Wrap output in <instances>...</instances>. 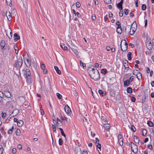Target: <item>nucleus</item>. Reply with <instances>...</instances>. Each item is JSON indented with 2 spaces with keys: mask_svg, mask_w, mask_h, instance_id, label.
<instances>
[{
  "mask_svg": "<svg viewBox=\"0 0 154 154\" xmlns=\"http://www.w3.org/2000/svg\"><path fill=\"white\" fill-rule=\"evenodd\" d=\"M121 10H120V11L119 13V16L122 17L123 15V11H121Z\"/></svg>",
  "mask_w": 154,
  "mask_h": 154,
  "instance_id": "09e8293b",
  "label": "nucleus"
},
{
  "mask_svg": "<svg viewBox=\"0 0 154 154\" xmlns=\"http://www.w3.org/2000/svg\"><path fill=\"white\" fill-rule=\"evenodd\" d=\"M97 147L99 149H100L101 147V145L100 143L96 144Z\"/></svg>",
  "mask_w": 154,
  "mask_h": 154,
  "instance_id": "8fccbe9b",
  "label": "nucleus"
},
{
  "mask_svg": "<svg viewBox=\"0 0 154 154\" xmlns=\"http://www.w3.org/2000/svg\"><path fill=\"white\" fill-rule=\"evenodd\" d=\"M99 139L98 138H96V144H98V143H99Z\"/></svg>",
  "mask_w": 154,
  "mask_h": 154,
  "instance_id": "69168bd1",
  "label": "nucleus"
},
{
  "mask_svg": "<svg viewBox=\"0 0 154 154\" xmlns=\"http://www.w3.org/2000/svg\"><path fill=\"white\" fill-rule=\"evenodd\" d=\"M122 29L121 27H117V32L119 34H120L122 32Z\"/></svg>",
  "mask_w": 154,
  "mask_h": 154,
  "instance_id": "4be33fe9",
  "label": "nucleus"
},
{
  "mask_svg": "<svg viewBox=\"0 0 154 154\" xmlns=\"http://www.w3.org/2000/svg\"><path fill=\"white\" fill-rule=\"evenodd\" d=\"M89 75L91 78L94 80H96L100 78L99 73L98 70L94 68L89 72Z\"/></svg>",
  "mask_w": 154,
  "mask_h": 154,
  "instance_id": "f257e3e1",
  "label": "nucleus"
},
{
  "mask_svg": "<svg viewBox=\"0 0 154 154\" xmlns=\"http://www.w3.org/2000/svg\"><path fill=\"white\" fill-rule=\"evenodd\" d=\"M104 2L106 4H109L111 2V0H104Z\"/></svg>",
  "mask_w": 154,
  "mask_h": 154,
  "instance_id": "79ce46f5",
  "label": "nucleus"
},
{
  "mask_svg": "<svg viewBox=\"0 0 154 154\" xmlns=\"http://www.w3.org/2000/svg\"><path fill=\"white\" fill-rule=\"evenodd\" d=\"M131 130L134 132H135V131L136 129L134 126H132L131 127Z\"/></svg>",
  "mask_w": 154,
  "mask_h": 154,
  "instance_id": "6e6d98bb",
  "label": "nucleus"
},
{
  "mask_svg": "<svg viewBox=\"0 0 154 154\" xmlns=\"http://www.w3.org/2000/svg\"><path fill=\"white\" fill-rule=\"evenodd\" d=\"M146 9V6L144 4L142 5V9L143 11L145 10Z\"/></svg>",
  "mask_w": 154,
  "mask_h": 154,
  "instance_id": "37998d69",
  "label": "nucleus"
},
{
  "mask_svg": "<svg viewBox=\"0 0 154 154\" xmlns=\"http://www.w3.org/2000/svg\"><path fill=\"white\" fill-rule=\"evenodd\" d=\"M18 148L20 149H22V147L21 145L19 144L17 146Z\"/></svg>",
  "mask_w": 154,
  "mask_h": 154,
  "instance_id": "774afa93",
  "label": "nucleus"
},
{
  "mask_svg": "<svg viewBox=\"0 0 154 154\" xmlns=\"http://www.w3.org/2000/svg\"><path fill=\"white\" fill-rule=\"evenodd\" d=\"M80 65L81 67H82L83 68H84V67L85 66V64L83 63V62L80 61Z\"/></svg>",
  "mask_w": 154,
  "mask_h": 154,
  "instance_id": "a19ab883",
  "label": "nucleus"
},
{
  "mask_svg": "<svg viewBox=\"0 0 154 154\" xmlns=\"http://www.w3.org/2000/svg\"><path fill=\"white\" fill-rule=\"evenodd\" d=\"M24 76L26 80L29 79L31 78V72L29 69H26L23 71Z\"/></svg>",
  "mask_w": 154,
  "mask_h": 154,
  "instance_id": "7ed1b4c3",
  "label": "nucleus"
},
{
  "mask_svg": "<svg viewBox=\"0 0 154 154\" xmlns=\"http://www.w3.org/2000/svg\"><path fill=\"white\" fill-rule=\"evenodd\" d=\"M2 144L1 145H2V146H3L4 147L6 146V142L4 140H2Z\"/></svg>",
  "mask_w": 154,
  "mask_h": 154,
  "instance_id": "a18cd8bd",
  "label": "nucleus"
},
{
  "mask_svg": "<svg viewBox=\"0 0 154 154\" xmlns=\"http://www.w3.org/2000/svg\"><path fill=\"white\" fill-rule=\"evenodd\" d=\"M131 149L132 152L136 154L137 153L138 151V147L137 145L134 144V143L131 142Z\"/></svg>",
  "mask_w": 154,
  "mask_h": 154,
  "instance_id": "423d86ee",
  "label": "nucleus"
},
{
  "mask_svg": "<svg viewBox=\"0 0 154 154\" xmlns=\"http://www.w3.org/2000/svg\"><path fill=\"white\" fill-rule=\"evenodd\" d=\"M101 119L102 121V122L103 123H105L106 122L107 120L105 118V117H103V116H101Z\"/></svg>",
  "mask_w": 154,
  "mask_h": 154,
  "instance_id": "e433bc0d",
  "label": "nucleus"
},
{
  "mask_svg": "<svg viewBox=\"0 0 154 154\" xmlns=\"http://www.w3.org/2000/svg\"><path fill=\"white\" fill-rule=\"evenodd\" d=\"M23 122L22 120H20L18 121L17 125L18 126L21 127L23 125Z\"/></svg>",
  "mask_w": 154,
  "mask_h": 154,
  "instance_id": "a211bd4d",
  "label": "nucleus"
},
{
  "mask_svg": "<svg viewBox=\"0 0 154 154\" xmlns=\"http://www.w3.org/2000/svg\"><path fill=\"white\" fill-rule=\"evenodd\" d=\"M24 60V61H26V62H25L26 66L28 67L30 66L31 65L30 59L29 57L28 54L24 55L23 56Z\"/></svg>",
  "mask_w": 154,
  "mask_h": 154,
  "instance_id": "39448f33",
  "label": "nucleus"
},
{
  "mask_svg": "<svg viewBox=\"0 0 154 154\" xmlns=\"http://www.w3.org/2000/svg\"><path fill=\"white\" fill-rule=\"evenodd\" d=\"M75 151L76 152V154H82L81 149L79 147H77L75 149Z\"/></svg>",
  "mask_w": 154,
  "mask_h": 154,
  "instance_id": "4468645a",
  "label": "nucleus"
},
{
  "mask_svg": "<svg viewBox=\"0 0 154 154\" xmlns=\"http://www.w3.org/2000/svg\"><path fill=\"white\" fill-rule=\"evenodd\" d=\"M4 95V92H3L2 91H0V97H2Z\"/></svg>",
  "mask_w": 154,
  "mask_h": 154,
  "instance_id": "4d7b16f0",
  "label": "nucleus"
},
{
  "mask_svg": "<svg viewBox=\"0 0 154 154\" xmlns=\"http://www.w3.org/2000/svg\"><path fill=\"white\" fill-rule=\"evenodd\" d=\"M133 73L134 75L137 76L138 80H140L142 78L141 73H140L137 70H134L133 71Z\"/></svg>",
  "mask_w": 154,
  "mask_h": 154,
  "instance_id": "6e6552de",
  "label": "nucleus"
},
{
  "mask_svg": "<svg viewBox=\"0 0 154 154\" xmlns=\"http://www.w3.org/2000/svg\"><path fill=\"white\" fill-rule=\"evenodd\" d=\"M130 83H131L129 79L127 80L124 82V85L125 86H128L129 85Z\"/></svg>",
  "mask_w": 154,
  "mask_h": 154,
  "instance_id": "6ab92c4d",
  "label": "nucleus"
},
{
  "mask_svg": "<svg viewBox=\"0 0 154 154\" xmlns=\"http://www.w3.org/2000/svg\"><path fill=\"white\" fill-rule=\"evenodd\" d=\"M1 48L2 49L4 50L6 48V47H5V43L4 41H2L0 44Z\"/></svg>",
  "mask_w": 154,
  "mask_h": 154,
  "instance_id": "ddd939ff",
  "label": "nucleus"
},
{
  "mask_svg": "<svg viewBox=\"0 0 154 154\" xmlns=\"http://www.w3.org/2000/svg\"><path fill=\"white\" fill-rule=\"evenodd\" d=\"M135 31L136 30L135 29L134 30L133 29V27L132 26H131V30L130 31V34L131 35H132L134 33Z\"/></svg>",
  "mask_w": 154,
  "mask_h": 154,
  "instance_id": "393cba45",
  "label": "nucleus"
},
{
  "mask_svg": "<svg viewBox=\"0 0 154 154\" xmlns=\"http://www.w3.org/2000/svg\"><path fill=\"white\" fill-rule=\"evenodd\" d=\"M63 143V141L62 140L61 138H59L58 140V143L60 145H62Z\"/></svg>",
  "mask_w": 154,
  "mask_h": 154,
  "instance_id": "ea45409f",
  "label": "nucleus"
},
{
  "mask_svg": "<svg viewBox=\"0 0 154 154\" xmlns=\"http://www.w3.org/2000/svg\"><path fill=\"white\" fill-rule=\"evenodd\" d=\"M92 19L93 20H94L96 19V17L94 15H93L92 16Z\"/></svg>",
  "mask_w": 154,
  "mask_h": 154,
  "instance_id": "bf43d9fd",
  "label": "nucleus"
},
{
  "mask_svg": "<svg viewBox=\"0 0 154 154\" xmlns=\"http://www.w3.org/2000/svg\"><path fill=\"white\" fill-rule=\"evenodd\" d=\"M54 68L55 70L56 71V72L58 73V67L56 66H54Z\"/></svg>",
  "mask_w": 154,
  "mask_h": 154,
  "instance_id": "338daca9",
  "label": "nucleus"
},
{
  "mask_svg": "<svg viewBox=\"0 0 154 154\" xmlns=\"http://www.w3.org/2000/svg\"><path fill=\"white\" fill-rule=\"evenodd\" d=\"M127 91L129 93H131L132 91V89L131 87H129L127 88Z\"/></svg>",
  "mask_w": 154,
  "mask_h": 154,
  "instance_id": "c756f323",
  "label": "nucleus"
},
{
  "mask_svg": "<svg viewBox=\"0 0 154 154\" xmlns=\"http://www.w3.org/2000/svg\"><path fill=\"white\" fill-rule=\"evenodd\" d=\"M4 95L8 97H11V94L8 91H4Z\"/></svg>",
  "mask_w": 154,
  "mask_h": 154,
  "instance_id": "2eb2a0df",
  "label": "nucleus"
},
{
  "mask_svg": "<svg viewBox=\"0 0 154 154\" xmlns=\"http://www.w3.org/2000/svg\"><path fill=\"white\" fill-rule=\"evenodd\" d=\"M63 45L64 46L63 47L62 45L60 44V46L62 49L66 51H68V49L67 47L66 46H65L64 45Z\"/></svg>",
  "mask_w": 154,
  "mask_h": 154,
  "instance_id": "473e14b6",
  "label": "nucleus"
},
{
  "mask_svg": "<svg viewBox=\"0 0 154 154\" xmlns=\"http://www.w3.org/2000/svg\"><path fill=\"white\" fill-rule=\"evenodd\" d=\"M76 5L77 8H79L80 6V4L79 2H77L76 3Z\"/></svg>",
  "mask_w": 154,
  "mask_h": 154,
  "instance_id": "13d9d810",
  "label": "nucleus"
},
{
  "mask_svg": "<svg viewBox=\"0 0 154 154\" xmlns=\"http://www.w3.org/2000/svg\"><path fill=\"white\" fill-rule=\"evenodd\" d=\"M14 129L13 126H12L11 128L8 131V134H11L12 133V132Z\"/></svg>",
  "mask_w": 154,
  "mask_h": 154,
  "instance_id": "a878e982",
  "label": "nucleus"
},
{
  "mask_svg": "<svg viewBox=\"0 0 154 154\" xmlns=\"http://www.w3.org/2000/svg\"><path fill=\"white\" fill-rule=\"evenodd\" d=\"M14 49L15 51V53L16 54H17L18 52V47L17 46H14Z\"/></svg>",
  "mask_w": 154,
  "mask_h": 154,
  "instance_id": "58836bf2",
  "label": "nucleus"
},
{
  "mask_svg": "<svg viewBox=\"0 0 154 154\" xmlns=\"http://www.w3.org/2000/svg\"><path fill=\"white\" fill-rule=\"evenodd\" d=\"M147 133V131L146 129H143L142 132V134L143 136H145Z\"/></svg>",
  "mask_w": 154,
  "mask_h": 154,
  "instance_id": "7c9ffc66",
  "label": "nucleus"
},
{
  "mask_svg": "<svg viewBox=\"0 0 154 154\" xmlns=\"http://www.w3.org/2000/svg\"><path fill=\"white\" fill-rule=\"evenodd\" d=\"M23 64V60L21 56H20L17 60L16 61L14 64V66L17 68L21 67Z\"/></svg>",
  "mask_w": 154,
  "mask_h": 154,
  "instance_id": "20e7f679",
  "label": "nucleus"
},
{
  "mask_svg": "<svg viewBox=\"0 0 154 154\" xmlns=\"http://www.w3.org/2000/svg\"><path fill=\"white\" fill-rule=\"evenodd\" d=\"M58 56H59L60 58L61 59V60H62L63 61H64L63 58L60 54L59 55H58Z\"/></svg>",
  "mask_w": 154,
  "mask_h": 154,
  "instance_id": "603ef678",
  "label": "nucleus"
},
{
  "mask_svg": "<svg viewBox=\"0 0 154 154\" xmlns=\"http://www.w3.org/2000/svg\"><path fill=\"white\" fill-rule=\"evenodd\" d=\"M52 119L53 124H52V127L54 132H55L56 131V126H57V123H58V118H57V121L55 120V118L54 116H53L52 117Z\"/></svg>",
  "mask_w": 154,
  "mask_h": 154,
  "instance_id": "0eeeda50",
  "label": "nucleus"
},
{
  "mask_svg": "<svg viewBox=\"0 0 154 154\" xmlns=\"http://www.w3.org/2000/svg\"><path fill=\"white\" fill-rule=\"evenodd\" d=\"M6 16L9 21L11 20L12 15L9 11H7L6 13Z\"/></svg>",
  "mask_w": 154,
  "mask_h": 154,
  "instance_id": "f8f14e48",
  "label": "nucleus"
},
{
  "mask_svg": "<svg viewBox=\"0 0 154 154\" xmlns=\"http://www.w3.org/2000/svg\"><path fill=\"white\" fill-rule=\"evenodd\" d=\"M146 46L149 50H151L152 47V45L150 39H148L146 42Z\"/></svg>",
  "mask_w": 154,
  "mask_h": 154,
  "instance_id": "1a4fd4ad",
  "label": "nucleus"
},
{
  "mask_svg": "<svg viewBox=\"0 0 154 154\" xmlns=\"http://www.w3.org/2000/svg\"><path fill=\"white\" fill-rule=\"evenodd\" d=\"M7 4L10 6H11V0H6Z\"/></svg>",
  "mask_w": 154,
  "mask_h": 154,
  "instance_id": "cd10ccee",
  "label": "nucleus"
},
{
  "mask_svg": "<svg viewBox=\"0 0 154 154\" xmlns=\"http://www.w3.org/2000/svg\"><path fill=\"white\" fill-rule=\"evenodd\" d=\"M121 48L122 51H126L128 48V44L125 40L123 39L121 42Z\"/></svg>",
  "mask_w": 154,
  "mask_h": 154,
  "instance_id": "f03ea898",
  "label": "nucleus"
},
{
  "mask_svg": "<svg viewBox=\"0 0 154 154\" xmlns=\"http://www.w3.org/2000/svg\"><path fill=\"white\" fill-rule=\"evenodd\" d=\"M131 100L133 102H135V100H136V99H135V98L134 97H133L131 98Z\"/></svg>",
  "mask_w": 154,
  "mask_h": 154,
  "instance_id": "e2e57ef3",
  "label": "nucleus"
},
{
  "mask_svg": "<svg viewBox=\"0 0 154 154\" xmlns=\"http://www.w3.org/2000/svg\"><path fill=\"white\" fill-rule=\"evenodd\" d=\"M72 51H73L74 53L76 55H78L79 52L78 51L75 49H73Z\"/></svg>",
  "mask_w": 154,
  "mask_h": 154,
  "instance_id": "4c0bfd02",
  "label": "nucleus"
},
{
  "mask_svg": "<svg viewBox=\"0 0 154 154\" xmlns=\"http://www.w3.org/2000/svg\"><path fill=\"white\" fill-rule=\"evenodd\" d=\"M124 14L125 15H127L128 14V9H125L124 10Z\"/></svg>",
  "mask_w": 154,
  "mask_h": 154,
  "instance_id": "3c124183",
  "label": "nucleus"
},
{
  "mask_svg": "<svg viewBox=\"0 0 154 154\" xmlns=\"http://www.w3.org/2000/svg\"><path fill=\"white\" fill-rule=\"evenodd\" d=\"M16 134L18 136H19L20 135V131L19 129H17L16 132Z\"/></svg>",
  "mask_w": 154,
  "mask_h": 154,
  "instance_id": "f704fd0d",
  "label": "nucleus"
},
{
  "mask_svg": "<svg viewBox=\"0 0 154 154\" xmlns=\"http://www.w3.org/2000/svg\"><path fill=\"white\" fill-rule=\"evenodd\" d=\"M62 124V122L60 120V119H58V126H61Z\"/></svg>",
  "mask_w": 154,
  "mask_h": 154,
  "instance_id": "5fc2aeb1",
  "label": "nucleus"
},
{
  "mask_svg": "<svg viewBox=\"0 0 154 154\" xmlns=\"http://www.w3.org/2000/svg\"><path fill=\"white\" fill-rule=\"evenodd\" d=\"M41 67L42 69H44L45 67V65L44 64H42L41 65Z\"/></svg>",
  "mask_w": 154,
  "mask_h": 154,
  "instance_id": "052dcab7",
  "label": "nucleus"
},
{
  "mask_svg": "<svg viewBox=\"0 0 154 154\" xmlns=\"http://www.w3.org/2000/svg\"><path fill=\"white\" fill-rule=\"evenodd\" d=\"M19 112V110L17 109H15L13 110L12 114L14 115V116H16L18 114Z\"/></svg>",
  "mask_w": 154,
  "mask_h": 154,
  "instance_id": "b1692460",
  "label": "nucleus"
},
{
  "mask_svg": "<svg viewBox=\"0 0 154 154\" xmlns=\"http://www.w3.org/2000/svg\"><path fill=\"white\" fill-rule=\"evenodd\" d=\"M59 129L61 131V133L62 135V136H63L64 137H65L66 135L64 133V132L63 131V130L61 128H59Z\"/></svg>",
  "mask_w": 154,
  "mask_h": 154,
  "instance_id": "c9c22d12",
  "label": "nucleus"
},
{
  "mask_svg": "<svg viewBox=\"0 0 154 154\" xmlns=\"http://www.w3.org/2000/svg\"><path fill=\"white\" fill-rule=\"evenodd\" d=\"M116 24L117 26V27H118V26L121 27V23L119 21H118L116 22Z\"/></svg>",
  "mask_w": 154,
  "mask_h": 154,
  "instance_id": "de8ad7c7",
  "label": "nucleus"
},
{
  "mask_svg": "<svg viewBox=\"0 0 154 154\" xmlns=\"http://www.w3.org/2000/svg\"><path fill=\"white\" fill-rule=\"evenodd\" d=\"M1 115H2V118H5V117L6 116V113H3V112H2L1 114Z\"/></svg>",
  "mask_w": 154,
  "mask_h": 154,
  "instance_id": "49530a36",
  "label": "nucleus"
},
{
  "mask_svg": "<svg viewBox=\"0 0 154 154\" xmlns=\"http://www.w3.org/2000/svg\"><path fill=\"white\" fill-rule=\"evenodd\" d=\"M128 61L127 60H126L125 62L124 63V66L125 68H128Z\"/></svg>",
  "mask_w": 154,
  "mask_h": 154,
  "instance_id": "c85d7f7f",
  "label": "nucleus"
},
{
  "mask_svg": "<svg viewBox=\"0 0 154 154\" xmlns=\"http://www.w3.org/2000/svg\"><path fill=\"white\" fill-rule=\"evenodd\" d=\"M119 143L120 146H122L123 145V138L122 135L119 134L118 137Z\"/></svg>",
  "mask_w": 154,
  "mask_h": 154,
  "instance_id": "9d476101",
  "label": "nucleus"
},
{
  "mask_svg": "<svg viewBox=\"0 0 154 154\" xmlns=\"http://www.w3.org/2000/svg\"><path fill=\"white\" fill-rule=\"evenodd\" d=\"M4 149L2 145H0V154H2Z\"/></svg>",
  "mask_w": 154,
  "mask_h": 154,
  "instance_id": "72a5a7b5",
  "label": "nucleus"
},
{
  "mask_svg": "<svg viewBox=\"0 0 154 154\" xmlns=\"http://www.w3.org/2000/svg\"><path fill=\"white\" fill-rule=\"evenodd\" d=\"M40 112L42 116L45 114V112L42 109H40Z\"/></svg>",
  "mask_w": 154,
  "mask_h": 154,
  "instance_id": "864d4df0",
  "label": "nucleus"
},
{
  "mask_svg": "<svg viewBox=\"0 0 154 154\" xmlns=\"http://www.w3.org/2000/svg\"><path fill=\"white\" fill-rule=\"evenodd\" d=\"M104 128H105L106 130H109L110 128V126L109 124H105L104 123Z\"/></svg>",
  "mask_w": 154,
  "mask_h": 154,
  "instance_id": "aec40b11",
  "label": "nucleus"
},
{
  "mask_svg": "<svg viewBox=\"0 0 154 154\" xmlns=\"http://www.w3.org/2000/svg\"><path fill=\"white\" fill-rule=\"evenodd\" d=\"M12 152L14 154L16 152V149L15 148H13L12 150Z\"/></svg>",
  "mask_w": 154,
  "mask_h": 154,
  "instance_id": "0e129e2a",
  "label": "nucleus"
},
{
  "mask_svg": "<svg viewBox=\"0 0 154 154\" xmlns=\"http://www.w3.org/2000/svg\"><path fill=\"white\" fill-rule=\"evenodd\" d=\"M14 41L15 42H17L20 38L19 36L18 35V34L16 33L14 34Z\"/></svg>",
  "mask_w": 154,
  "mask_h": 154,
  "instance_id": "dca6fc26",
  "label": "nucleus"
},
{
  "mask_svg": "<svg viewBox=\"0 0 154 154\" xmlns=\"http://www.w3.org/2000/svg\"><path fill=\"white\" fill-rule=\"evenodd\" d=\"M122 5V2H120L117 4V7L120 10H123Z\"/></svg>",
  "mask_w": 154,
  "mask_h": 154,
  "instance_id": "f3484780",
  "label": "nucleus"
},
{
  "mask_svg": "<svg viewBox=\"0 0 154 154\" xmlns=\"http://www.w3.org/2000/svg\"><path fill=\"white\" fill-rule=\"evenodd\" d=\"M98 93L100 94L102 96H105L106 94V93L105 92L101 90H98Z\"/></svg>",
  "mask_w": 154,
  "mask_h": 154,
  "instance_id": "5701e85b",
  "label": "nucleus"
},
{
  "mask_svg": "<svg viewBox=\"0 0 154 154\" xmlns=\"http://www.w3.org/2000/svg\"><path fill=\"white\" fill-rule=\"evenodd\" d=\"M147 124L148 125V126L150 127H152L153 126V122L150 121H148Z\"/></svg>",
  "mask_w": 154,
  "mask_h": 154,
  "instance_id": "2f4dec72",
  "label": "nucleus"
},
{
  "mask_svg": "<svg viewBox=\"0 0 154 154\" xmlns=\"http://www.w3.org/2000/svg\"><path fill=\"white\" fill-rule=\"evenodd\" d=\"M64 109L66 113L71 114V110L67 105H66L65 106Z\"/></svg>",
  "mask_w": 154,
  "mask_h": 154,
  "instance_id": "9b49d317",
  "label": "nucleus"
},
{
  "mask_svg": "<svg viewBox=\"0 0 154 154\" xmlns=\"http://www.w3.org/2000/svg\"><path fill=\"white\" fill-rule=\"evenodd\" d=\"M134 142L136 143H138L139 142V140L137 136H134Z\"/></svg>",
  "mask_w": 154,
  "mask_h": 154,
  "instance_id": "412c9836",
  "label": "nucleus"
},
{
  "mask_svg": "<svg viewBox=\"0 0 154 154\" xmlns=\"http://www.w3.org/2000/svg\"><path fill=\"white\" fill-rule=\"evenodd\" d=\"M106 70L105 69H102L101 70V72L103 74H105L106 72Z\"/></svg>",
  "mask_w": 154,
  "mask_h": 154,
  "instance_id": "c03bdc74",
  "label": "nucleus"
},
{
  "mask_svg": "<svg viewBox=\"0 0 154 154\" xmlns=\"http://www.w3.org/2000/svg\"><path fill=\"white\" fill-rule=\"evenodd\" d=\"M131 52H129L127 55V57L128 60H130L131 59Z\"/></svg>",
  "mask_w": 154,
  "mask_h": 154,
  "instance_id": "bb28decb",
  "label": "nucleus"
},
{
  "mask_svg": "<svg viewBox=\"0 0 154 154\" xmlns=\"http://www.w3.org/2000/svg\"><path fill=\"white\" fill-rule=\"evenodd\" d=\"M130 81L131 82H132L134 80V78L133 76H131L130 78L129 79Z\"/></svg>",
  "mask_w": 154,
  "mask_h": 154,
  "instance_id": "680f3d73",
  "label": "nucleus"
}]
</instances>
